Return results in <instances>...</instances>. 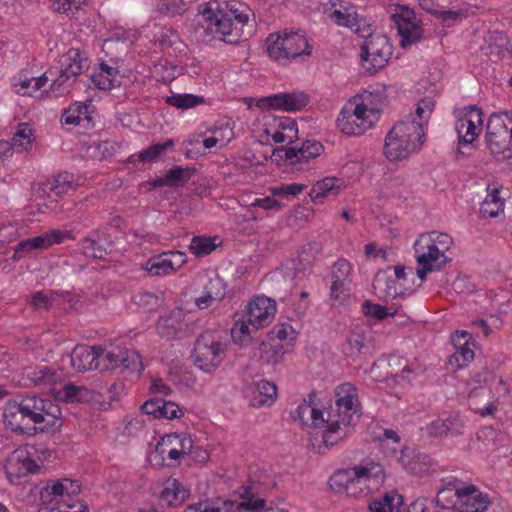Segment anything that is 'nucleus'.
Returning <instances> with one entry per match:
<instances>
[{
    "instance_id": "obj_1",
    "label": "nucleus",
    "mask_w": 512,
    "mask_h": 512,
    "mask_svg": "<svg viewBox=\"0 0 512 512\" xmlns=\"http://www.w3.org/2000/svg\"><path fill=\"white\" fill-rule=\"evenodd\" d=\"M335 404L329 410L321 411L312 406L314 393L309 395V402L304 400L296 409L294 418L306 423L310 417L314 427L326 424L322 439L326 447H332L344 440L352 431L361 416L357 388L351 383L338 385L334 392Z\"/></svg>"
},
{
    "instance_id": "obj_2",
    "label": "nucleus",
    "mask_w": 512,
    "mask_h": 512,
    "mask_svg": "<svg viewBox=\"0 0 512 512\" xmlns=\"http://www.w3.org/2000/svg\"><path fill=\"white\" fill-rule=\"evenodd\" d=\"M424 143L422 124L414 118L397 122L385 138L384 154L391 162L408 158Z\"/></svg>"
},
{
    "instance_id": "obj_3",
    "label": "nucleus",
    "mask_w": 512,
    "mask_h": 512,
    "mask_svg": "<svg viewBox=\"0 0 512 512\" xmlns=\"http://www.w3.org/2000/svg\"><path fill=\"white\" fill-rule=\"evenodd\" d=\"M227 349L228 341L220 332L207 330L197 337L191 357L197 368L212 373L226 358Z\"/></svg>"
},
{
    "instance_id": "obj_4",
    "label": "nucleus",
    "mask_w": 512,
    "mask_h": 512,
    "mask_svg": "<svg viewBox=\"0 0 512 512\" xmlns=\"http://www.w3.org/2000/svg\"><path fill=\"white\" fill-rule=\"evenodd\" d=\"M263 490L261 483L250 479L246 485L238 489L241 502L228 500L224 502L223 508L214 507L208 502H199L187 506L183 512H242V510L261 512L265 506Z\"/></svg>"
},
{
    "instance_id": "obj_5",
    "label": "nucleus",
    "mask_w": 512,
    "mask_h": 512,
    "mask_svg": "<svg viewBox=\"0 0 512 512\" xmlns=\"http://www.w3.org/2000/svg\"><path fill=\"white\" fill-rule=\"evenodd\" d=\"M266 43L269 57L278 62L286 63L311 54L306 37L298 32L271 33Z\"/></svg>"
},
{
    "instance_id": "obj_6",
    "label": "nucleus",
    "mask_w": 512,
    "mask_h": 512,
    "mask_svg": "<svg viewBox=\"0 0 512 512\" xmlns=\"http://www.w3.org/2000/svg\"><path fill=\"white\" fill-rule=\"evenodd\" d=\"M17 398L22 405L24 415L28 416L29 422L35 425L45 424L40 428L41 432L61 427L62 410L52 400L35 394L20 395Z\"/></svg>"
},
{
    "instance_id": "obj_7",
    "label": "nucleus",
    "mask_w": 512,
    "mask_h": 512,
    "mask_svg": "<svg viewBox=\"0 0 512 512\" xmlns=\"http://www.w3.org/2000/svg\"><path fill=\"white\" fill-rule=\"evenodd\" d=\"M218 6L217 2L208 3L203 9L199 10L206 23V33L212 34L214 38H218L228 44L238 43L241 35L234 27L231 16L218 9Z\"/></svg>"
},
{
    "instance_id": "obj_8",
    "label": "nucleus",
    "mask_w": 512,
    "mask_h": 512,
    "mask_svg": "<svg viewBox=\"0 0 512 512\" xmlns=\"http://www.w3.org/2000/svg\"><path fill=\"white\" fill-rule=\"evenodd\" d=\"M60 64V74L50 87L56 96H63L70 92L76 78L87 67V59L83 57L79 49L71 48L61 57Z\"/></svg>"
},
{
    "instance_id": "obj_9",
    "label": "nucleus",
    "mask_w": 512,
    "mask_h": 512,
    "mask_svg": "<svg viewBox=\"0 0 512 512\" xmlns=\"http://www.w3.org/2000/svg\"><path fill=\"white\" fill-rule=\"evenodd\" d=\"M361 59L370 74L382 69L392 55V45L383 34L370 35L361 46Z\"/></svg>"
},
{
    "instance_id": "obj_10",
    "label": "nucleus",
    "mask_w": 512,
    "mask_h": 512,
    "mask_svg": "<svg viewBox=\"0 0 512 512\" xmlns=\"http://www.w3.org/2000/svg\"><path fill=\"white\" fill-rule=\"evenodd\" d=\"M428 237H419L414 243L415 257L418 263L417 276L423 281L428 273L441 270L450 259L429 245Z\"/></svg>"
},
{
    "instance_id": "obj_11",
    "label": "nucleus",
    "mask_w": 512,
    "mask_h": 512,
    "mask_svg": "<svg viewBox=\"0 0 512 512\" xmlns=\"http://www.w3.org/2000/svg\"><path fill=\"white\" fill-rule=\"evenodd\" d=\"M483 129V112L477 106H468L460 113L456 123L459 144L468 145L480 135Z\"/></svg>"
},
{
    "instance_id": "obj_12",
    "label": "nucleus",
    "mask_w": 512,
    "mask_h": 512,
    "mask_svg": "<svg viewBox=\"0 0 512 512\" xmlns=\"http://www.w3.org/2000/svg\"><path fill=\"white\" fill-rule=\"evenodd\" d=\"M324 150L323 145L315 140H306L300 147L281 146L274 149L272 156L275 159L284 160L291 166L307 163L309 160L318 157Z\"/></svg>"
},
{
    "instance_id": "obj_13",
    "label": "nucleus",
    "mask_w": 512,
    "mask_h": 512,
    "mask_svg": "<svg viewBox=\"0 0 512 512\" xmlns=\"http://www.w3.org/2000/svg\"><path fill=\"white\" fill-rule=\"evenodd\" d=\"M391 19L401 36V46L406 47L422 38L423 29L415 20V13L407 7H401L399 12L391 15Z\"/></svg>"
},
{
    "instance_id": "obj_14",
    "label": "nucleus",
    "mask_w": 512,
    "mask_h": 512,
    "mask_svg": "<svg viewBox=\"0 0 512 512\" xmlns=\"http://www.w3.org/2000/svg\"><path fill=\"white\" fill-rule=\"evenodd\" d=\"M309 103V96L303 92L278 93L258 100L260 109L283 110L287 112L300 111Z\"/></svg>"
},
{
    "instance_id": "obj_15",
    "label": "nucleus",
    "mask_w": 512,
    "mask_h": 512,
    "mask_svg": "<svg viewBox=\"0 0 512 512\" xmlns=\"http://www.w3.org/2000/svg\"><path fill=\"white\" fill-rule=\"evenodd\" d=\"M40 469L37 462L30 457L25 449L14 450L7 458L5 471L9 480L14 483L22 477L36 473Z\"/></svg>"
},
{
    "instance_id": "obj_16",
    "label": "nucleus",
    "mask_w": 512,
    "mask_h": 512,
    "mask_svg": "<svg viewBox=\"0 0 512 512\" xmlns=\"http://www.w3.org/2000/svg\"><path fill=\"white\" fill-rule=\"evenodd\" d=\"M276 313V303L266 296H256L247 306V321L256 330L271 323Z\"/></svg>"
},
{
    "instance_id": "obj_17",
    "label": "nucleus",
    "mask_w": 512,
    "mask_h": 512,
    "mask_svg": "<svg viewBox=\"0 0 512 512\" xmlns=\"http://www.w3.org/2000/svg\"><path fill=\"white\" fill-rule=\"evenodd\" d=\"M362 470L357 471V465L336 471L329 479V486L337 493H346L351 497H358L364 493V487L361 486L359 474Z\"/></svg>"
},
{
    "instance_id": "obj_18",
    "label": "nucleus",
    "mask_w": 512,
    "mask_h": 512,
    "mask_svg": "<svg viewBox=\"0 0 512 512\" xmlns=\"http://www.w3.org/2000/svg\"><path fill=\"white\" fill-rule=\"evenodd\" d=\"M469 408L476 414L494 416L498 411L497 399L492 389L486 385L473 387L468 394Z\"/></svg>"
},
{
    "instance_id": "obj_19",
    "label": "nucleus",
    "mask_w": 512,
    "mask_h": 512,
    "mask_svg": "<svg viewBox=\"0 0 512 512\" xmlns=\"http://www.w3.org/2000/svg\"><path fill=\"white\" fill-rule=\"evenodd\" d=\"M468 483L455 477H447L441 480L438 489L436 503L443 509L455 510Z\"/></svg>"
},
{
    "instance_id": "obj_20",
    "label": "nucleus",
    "mask_w": 512,
    "mask_h": 512,
    "mask_svg": "<svg viewBox=\"0 0 512 512\" xmlns=\"http://www.w3.org/2000/svg\"><path fill=\"white\" fill-rule=\"evenodd\" d=\"M23 412L18 398L9 400L3 411L4 424L13 432L32 436L37 431V428L28 425V416H25Z\"/></svg>"
},
{
    "instance_id": "obj_21",
    "label": "nucleus",
    "mask_w": 512,
    "mask_h": 512,
    "mask_svg": "<svg viewBox=\"0 0 512 512\" xmlns=\"http://www.w3.org/2000/svg\"><path fill=\"white\" fill-rule=\"evenodd\" d=\"M491 504L487 493H483L474 484H468L460 498L457 508L450 512H485Z\"/></svg>"
},
{
    "instance_id": "obj_22",
    "label": "nucleus",
    "mask_w": 512,
    "mask_h": 512,
    "mask_svg": "<svg viewBox=\"0 0 512 512\" xmlns=\"http://www.w3.org/2000/svg\"><path fill=\"white\" fill-rule=\"evenodd\" d=\"M70 358L73 368L80 372L98 370L101 367L98 347L89 348L85 345H77Z\"/></svg>"
},
{
    "instance_id": "obj_23",
    "label": "nucleus",
    "mask_w": 512,
    "mask_h": 512,
    "mask_svg": "<svg viewBox=\"0 0 512 512\" xmlns=\"http://www.w3.org/2000/svg\"><path fill=\"white\" fill-rule=\"evenodd\" d=\"M253 407L271 406L277 397V387L267 380H260L246 390Z\"/></svg>"
},
{
    "instance_id": "obj_24",
    "label": "nucleus",
    "mask_w": 512,
    "mask_h": 512,
    "mask_svg": "<svg viewBox=\"0 0 512 512\" xmlns=\"http://www.w3.org/2000/svg\"><path fill=\"white\" fill-rule=\"evenodd\" d=\"M325 13L339 26L353 28L356 24L357 13L348 3L342 0H330L325 6Z\"/></svg>"
},
{
    "instance_id": "obj_25",
    "label": "nucleus",
    "mask_w": 512,
    "mask_h": 512,
    "mask_svg": "<svg viewBox=\"0 0 512 512\" xmlns=\"http://www.w3.org/2000/svg\"><path fill=\"white\" fill-rule=\"evenodd\" d=\"M77 184L74 182V175L68 172L59 173L52 179H48L41 184L40 190L47 197H61L73 190Z\"/></svg>"
},
{
    "instance_id": "obj_26",
    "label": "nucleus",
    "mask_w": 512,
    "mask_h": 512,
    "mask_svg": "<svg viewBox=\"0 0 512 512\" xmlns=\"http://www.w3.org/2000/svg\"><path fill=\"white\" fill-rule=\"evenodd\" d=\"M25 378L35 387H47L60 382L63 373L53 367L37 366L27 369Z\"/></svg>"
},
{
    "instance_id": "obj_27",
    "label": "nucleus",
    "mask_w": 512,
    "mask_h": 512,
    "mask_svg": "<svg viewBox=\"0 0 512 512\" xmlns=\"http://www.w3.org/2000/svg\"><path fill=\"white\" fill-rule=\"evenodd\" d=\"M398 462L412 475H422L429 468L427 457L411 447L401 449Z\"/></svg>"
},
{
    "instance_id": "obj_28",
    "label": "nucleus",
    "mask_w": 512,
    "mask_h": 512,
    "mask_svg": "<svg viewBox=\"0 0 512 512\" xmlns=\"http://www.w3.org/2000/svg\"><path fill=\"white\" fill-rule=\"evenodd\" d=\"M123 76L116 67L110 66L104 61L100 63V71L91 76V81L100 90H111L119 87Z\"/></svg>"
},
{
    "instance_id": "obj_29",
    "label": "nucleus",
    "mask_w": 512,
    "mask_h": 512,
    "mask_svg": "<svg viewBox=\"0 0 512 512\" xmlns=\"http://www.w3.org/2000/svg\"><path fill=\"white\" fill-rule=\"evenodd\" d=\"M286 353H288V349L284 344H274L268 340L259 345L255 356L262 364L275 366L281 362Z\"/></svg>"
},
{
    "instance_id": "obj_30",
    "label": "nucleus",
    "mask_w": 512,
    "mask_h": 512,
    "mask_svg": "<svg viewBox=\"0 0 512 512\" xmlns=\"http://www.w3.org/2000/svg\"><path fill=\"white\" fill-rule=\"evenodd\" d=\"M486 143L493 156L499 159H510L512 157L509 132H486Z\"/></svg>"
},
{
    "instance_id": "obj_31",
    "label": "nucleus",
    "mask_w": 512,
    "mask_h": 512,
    "mask_svg": "<svg viewBox=\"0 0 512 512\" xmlns=\"http://www.w3.org/2000/svg\"><path fill=\"white\" fill-rule=\"evenodd\" d=\"M370 348V340L368 339L364 329L356 327L352 329L343 347V353L347 357L359 355Z\"/></svg>"
},
{
    "instance_id": "obj_32",
    "label": "nucleus",
    "mask_w": 512,
    "mask_h": 512,
    "mask_svg": "<svg viewBox=\"0 0 512 512\" xmlns=\"http://www.w3.org/2000/svg\"><path fill=\"white\" fill-rule=\"evenodd\" d=\"M471 338L470 333L467 331H457L453 337V344L456 347V351L452 356L457 366L462 368L469 361L474 358V351L468 346V341Z\"/></svg>"
},
{
    "instance_id": "obj_33",
    "label": "nucleus",
    "mask_w": 512,
    "mask_h": 512,
    "mask_svg": "<svg viewBox=\"0 0 512 512\" xmlns=\"http://www.w3.org/2000/svg\"><path fill=\"white\" fill-rule=\"evenodd\" d=\"M189 496V491L176 478H168L161 492V499L169 506L181 504Z\"/></svg>"
},
{
    "instance_id": "obj_34",
    "label": "nucleus",
    "mask_w": 512,
    "mask_h": 512,
    "mask_svg": "<svg viewBox=\"0 0 512 512\" xmlns=\"http://www.w3.org/2000/svg\"><path fill=\"white\" fill-rule=\"evenodd\" d=\"M338 129L346 135H361L372 126V122H359L349 115V109L344 108L336 121Z\"/></svg>"
},
{
    "instance_id": "obj_35",
    "label": "nucleus",
    "mask_w": 512,
    "mask_h": 512,
    "mask_svg": "<svg viewBox=\"0 0 512 512\" xmlns=\"http://www.w3.org/2000/svg\"><path fill=\"white\" fill-rule=\"evenodd\" d=\"M174 146V141L168 139L163 143L152 144L148 148L140 151L138 154H133L128 158V163L134 164L136 161L141 162H156L160 156L169 148Z\"/></svg>"
},
{
    "instance_id": "obj_36",
    "label": "nucleus",
    "mask_w": 512,
    "mask_h": 512,
    "mask_svg": "<svg viewBox=\"0 0 512 512\" xmlns=\"http://www.w3.org/2000/svg\"><path fill=\"white\" fill-rule=\"evenodd\" d=\"M343 185L344 181L340 178L325 177L313 185L309 196L313 202H317L330 193H337Z\"/></svg>"
},
{
    "instance_id": "obj_37",
    "label": "nucleus",
    "mask_w": 512,
    "mask_h": 512,
    "mask_svg": "<svg viewBox=\"0 0 512 512\" xmlns=\"http://www.w3.org/2000/svg\"><path fill=\"white\" fill-rule=\"evenodd\" d=\"M49 247L50 242L48 237L45 236V234L28 238L17 244L12 259L14 261H18L19 259H21L22 257H24L26 254L30 253L33 250H43Z\"/></svg>"
},
{
    "instance_id": "obj_38",
    "label": "nucleus",
    "mask_w": 512,
    "mask_h": 512,
    "mask_svg": "<svg viewBox=\"0 0 512 512\" xmlns=\"http://www.w3.org/2000/svg\"><path fill=\"white\" fill-rule=\"evenodd\" d=\"M402 496L395 493H386L369 503V512H400Z\"/></svg>"
},
{
    "instance_id": "obj_39",
    "label": "nucleus",
    "mask_w": 512,
    "mask_h": 512,
    "mask_svg": "<svg viewBox=\"0 0 512 512\" xmlns=\"http://www.w3.org/2000/svg\"><path fill=\"white\" fill-rule=\"evenodd\" d=\"M56 397L65 403L84 402L89 400L90 391L84 386L67 383L56 392Z\"/></svg>"
},
{
    "instance_id": "obj_40",
    "label": "nucleus",
    "mask_w": 512,
    "mask_h": 512,
    "mask_svg": "<svg viewBox=\"0 0 512 512\" xmlns=\"http://www.w3.org/2000/svg\"><path fill=\"white\" fill-rule=\"evenodd\" d=\"M165 102L173 106L177 109L186 110L190 108L197 107L203 103H205V98L203 96L194 95V94H172L171 96H167L165 98Z\"/></svg>"
},
{
    "instance_id": "obj_41",
    "label": "nucleus",
    "mask_w": 512,
    "mask_h": 512,
    "mask_svg": "<svg viewBox=\"0 0 512 512\" xmlns=\"http://www.w3.org/2000/svg\"><path fill=\"white\" fill-rule=\"evenodd\" d=\"M359 470H362V473L359 474V480L361 486L364 487L363 494H366V490L368 489L367 482L370 479L383 481L385 477L383 466L379 463L368 462L365 465H357V471Z\"/></svg>"
},
{
    "instance_id": "obj_42",
    "label": "nucleus",
    "mask_w": 512,
    "mask_h": 512,
    "mask_svg": "<svg viewBox=\"0 0 512 512\" xmlns=\"http://www.w3.org/2000/svg\"><path fill=\"white\" fill-rule=\"evenodd\" d=\"M294 330L292 326L288 324H279L274 326L270 332L269 341L274 344H284L288 349V352L294 345L295 337L293 336Z\"/></svg>"
},
{
    "instance_id": "obj_43",
    "label": "nucleus",
    "mask_w": 512,
    "mask_h": 512,
    "mask_svg": "<svg viewBox=\"0 0 512 512\" xmlns=\"http://www.w3.org/2000/svg\"><path fill=\"white\" fill-rule=\"evenodd\" d=\"M166 252L151 257L147 262L145 269L152 276H164L174 273L171 269Z\"/></svg>"
},
{
    "instance_id": "obj_44",
    "label": "nucleus",
    "mask_w": 512,
    "mask_h": 512,
    "mask_svg": "<svg viewBox=\"0 0 512 512\" xmlns=\"http://www.w3.org/2000/svg\"><path fill=\"white\" fill-rule=\"evenodd\" d=\"M99 349V362L101 367L99 370H112L116 368H120L122 348L121 347H112L110 350H104L101 347Z\"/></svg>"
},
{
    "instance_id": "obj_45",
    "label": "nucleus",
    "mask_w": 512,
    "mask_h": 512,
    "mask_svg": "<svg viewBox=\"0 0 512 512\" xmlns=\"http://www.w3.org/2000/svg\"><path fill=\"white\" fill-rule=\"evenodd\" d=\"M215 240L216 238L207 236H194L189 245V250L197 257L206 256L216 249Z\"/></svg>"
},
{
    "instance_id": "obj_46",
    "label": "nucleus",
    "mask_w": 512,
    "mask_h": 512,
    "mask_svg": "<svg viewBox=\"0 0 512 512\" xmlns=\"http://www.w3.org/2000/svg\"><path fill=\"white\" fill-rule=\"evenodd\" d=\"M194 0H160L157 9L168 16H176L185 12Z\"/></svg>"
},
{
    "instance_id": "obj_47",
    "label": "nucleus",
    "mask_w": 512,
    "mask_h": 512,
    "mask_svg": "<svg viewBox=\"0 0 512 512\" xmlns=\"http://www.w3.org/2000/svg\"><path fill=\"white\" fill-rule=\"evenodd\" d=\"M121 364L120 368L136 372L140 374L144 370V365L140 354L136 350H129L122 348Z\"/></svg>"
},
{
    "instance_id": "obj_48",
    "label": "nucleus",
    "mask_w": 512,
    "mask_h": 512,
    "mask_svg": "<svg viewBox=\"0 0 512 512\" xmlns=\"http://www.w3.org/2000/svg\"><path fill=\"white\" fill-rule=\"evenodd\" d=\"M420 237H428L431 242H429V245L434 248V252H439L440 254L445 255V253L450 249L453 240L452 238L446 234V233H440V232H430L428 234H422Z\"/></svg>"
},
{
    "instance_id": "obj_49",
    "label": "nucleus",
    "mask_w": 512,
    "mask_h": 512,
    "mask_svg": "<svg viewBox=\"0 0 512 512\" xmlns=\"http://www.w3.org/2000/svg\"><path fill=\"white\" fill-rule=\"evenodd\" d=\"M34 140L33 130L28 123H19L12 138L13 145L27 149Z\"/></svg>"
},
{
    "instance_id": "obj_50",
    "label": "nucleus",
    "mask_w": 512,
    "mask_h": 512,
    "mask_svg": "<svg viewBox=\"0 0 512 512\" xmlns=\"http://www.w3.org/2000/svg\"><path fill=\"white\" fill-rule=\"evenodd\" d=\"M192 172L193 170L189 168L175 166L167 171L166 182L173 187L183 186L190 179Z\"/></svg>"
},
{
    "instance_id": "obj_51",
    "label": "nucleus",
    "mask_w": 512,
    "mask_h": 512,
    "mask_svg": "<svg viewBox=\"0 0 512 512\" xmlns=\"http://www.w3.org/2000/svg\"><path fill=\"white\" fill-rule=\"evenodd\" d=\"M204 291L209 294V298L221 301L226 295V284L221 277L215 275L209 278L208 282L204 286Z\"/></svg>"
},
{
    "instance_id": "obj_52",
    "label": "nucleus",
    "mask_w": 512,
    "mask_h": 512,
    "mask_svg": "<svg viewBox=\"0 0 512 512\" xmlns=\"http://www.w3.org/2000/svg\"><path fill=\"white\" fill-rule=\"evenodd\" d=\"M83 253L88 257L103 258L106 254V248L103 247L95 238L86 237L81 242Z\"/></svg>"
},
{
    "instance_id": "obj_53",
    "label": "nucleus",
    "mask_w": 512,
    "mask_h": 512,
    "mask_svg": "<svg viewBox=\"0 0 512 512\" xmlns=\"http://www.w3.org/2000/svg\"><path fill=\"white\" fill-rule=\"evenodd\" d=\"M352 266L346 259L338 260L332 267V280L345 281L350 283Z\"/></svg>"
},
{
    "instance_id": "obj_54",
    "label": "nucleus",
    "mask_w": 512,
    "mask_h": 512,
    "mask_svg": "<svg viewBox=\"0 0 512 512\" xmlns=\"http://www.w3.org/2000/svg\"><path fill=\"white\" fill-rule=\"evenodd\" d=\"M362 312L365 316H371L377 320H383L393 313H389L386 307L372 303L370 300H365L362 304Z\"/></svg>"
},
{
    "instance_id": "obj_55",
    "label": "nucleus",
    "mask_w": 512,
    "mask_h": 512,
    "mask_svg": "<svg viewBox=\"0 0 512 512\" xmlns=\"http://www.w3.org/2000/svg\"><path fill=\"white\" fill-rule=\"evenodd\" d=\"M305 188L306 185L300 183L281 184L278 187L271 188V193L273 196L284 198L287 196H296Z\"/></svg>"
},
{
    "instance_id": "obj_56",
    "label": "nucleus",
    "mask_w": 512,
    "mask_h": 512,
    "mask_svg": "<svg viewBox=\"0 0 512 512\" xmlns=\"http://www.w3.org/2000/svg\"><path fill=\"white\" fill-rule=\"evenodd\" d=\"M505 116H507L506 112H496L491 114L486 124V132H508V128L504 120Z\"/></svg>"
},
{
    "instance_id": "obj_57",
    "label": "nucleus",
    "mask_w": 512,
    "mask_h": 512,
    "mask_svg": "<svg viewBox=\"0 0 512 512\" xmlns=\"http://www.w3.org/2000/svg\"><path fill=\"white\" fill-rule=\"evenodd\" d=\"M270 126H275L281 131L285 132L286 134H290L292 138H297L298 129H297V123L294 119H291L289 117H280V118H273V124H269Z\"/></svg>"
},
{
    "instance_id": "obj_58",
    "label": "nucleus",
    "mask_w": 512,
    "mask_h": 512,
    "mask_svg": "<svg viewBox=\"0 0 512 512\" xmlns=\"http://www.w3.org/2000/svg\"><path fill=\"white\" fill-rule=\"evenodd\" d=\"M445 419L446 434L459 435L462 434L465 423L458 413L450 414Z\"/></svg>"
},
{
    "instance_id": "obj_59",
    "label": "nucleus",
    "mask_w": 512,
    "mask_h": 512,
    "mask_svg": "<svg viewBox=\"0 0 512 512\" xmlns=\"http://www.w3.org/2000/svg\"><path fill=\"white\" fill-rule=\"evenodd\" d=\"M433 102L430 99H423L418 103V106L415 110V116L409 115L405 119L414 118L417 122H420L423 125L424 120L430 116L433 110Z\"/></svg>"
},
{
    "instance_id": "obj_60",
    "label": "nucleus",
    "mask_w": 512,
    "mask_h": 512,
    "mask_svg": "<svg viewBox=\"0 0 512 512\" xmlns=\"http://www.w3.org/2000/svg\"><path fill=\"white\" fill-rule=\"evenodd\" d=\"M183 414L179 406L171 401L162 400L161 410L158 414V418L174 419L178 418Z\"/></svg>"
},
{
    "instance_id": "obj_61",
    "label": "nucleus",
    "mask_w": 512,
    "mask_h": 512,
    "mask_svg": "<svg viewBox=\"0 0 512 512\" xmlns=\"http://www.w3.org/2000/svg\"><path fill=\"white\" fill-rule=\"evenodd\" d=\"M387 271H379L375 275L373 285L375 288L381 287L382 284H386L385 290L388 296L395 297L399 293L397 292V289L394 286V281L389 280L386 276Z\"/></svg>"
},
{
    "instance_id": "obj_62",
    "label": "nucleus",
    "mask_w": 512,
    "mask_h": 512,
    "mask_svg": "<svg viewBox=\"0 0 512 512\" xmlns=\"http://www.w3.org/2000/svg\"><path fill=\"white\" fill-rule=\"evenodd\" d=\"M53 303V293L50 295L45 294L42 291L35 292L31 297V304L35 309L44 308L46 310L52 307Z\"/></svg>"
},
{
    "instance_id": "obj_63",
    "label": "nucleus",
    "mask_w": 512,
    "mask_h": 512,
    "mask_svg": "<svg viewBox=\"0 0 512 512\" xmlns=\"http://www.w3.org/2000/svg\"><path fill=\"white\" fill-rule=\"evenodd\" d=\"M33 79L20 76L17 80L14 81L13 87L15 92L22 96H34L33 92Z\"/></svg>"
},
{
    "instance_id": "obj_64",
    "label": "nucleus",
    "mask_w": 512,
    "mask_h": 512,
    "mask_svg": "<svg viewBox=\"0 0 512 512\" xmlns=\"http://www.w3.org/2000/svg\"><path fill=\"white\" fill-rule=\"evenodd\" d=\"M349 282L333 280L331 285V298L336 301L342 302L349 296L348 289Z\"/></svg>"
}]
</instances>
